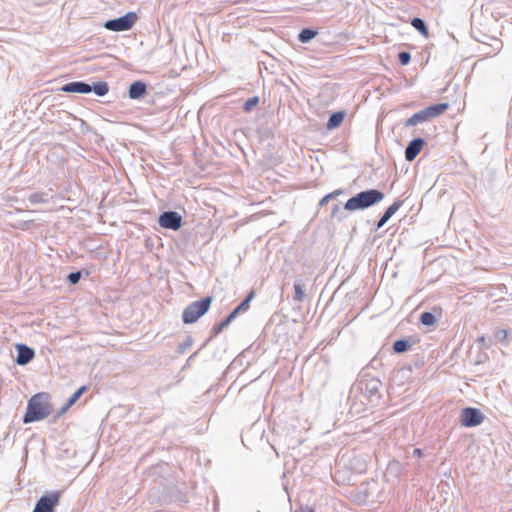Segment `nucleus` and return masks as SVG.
I'll list each match as a JSON object with an SVG mask.
<instances>
[{
  "mask_svg": "<svg viewBox=\"0 0 512 512\" xmlns=\"http://www.w3.org/2000/svg\"><path fill=\"white\" fill-rule=\"evenodd\" d=\"M384 197V193L378 189L364 190L349 198L343 209L349 212L364 210L381 202Z\"/></svg>",
  "mask_w": 512,
  "mask_h": 512,
  "instance_id": "obj_1",
  "label": "nucleus"
},
{
  "mask_svg": "<svg viewBox=\"0 0 512 512\" xmlns=\"http://www.w3.org/2000/svg\"><path fill=\"white\" fill-rule=\"evenodd\" d=\"M50 415V407L46 394L38 393L31 397L27 404V410L23 417L25 424L40 421Z\"/></svg>",
  "mask_w": 512,
  "mask_h": 512,
  "instance_id": "obj_2",
  "label": "nucleus"
},
{
  "mask_svg": "<svg viewBox=\"0 0 512 512\" xmlns=\"http://www.w3.org/2000/svg\"><path fill=\"white\" fill-rule=\"evenodd\" d=\"M212 303V297L206 296L198 301L190 303L182 313L185 324H192L207 313Z\"/></svg>",
  "mask_w": 512,
  "mask_h": 512,
  "instance_id": "obj_3",
  "label": "nucleus"
},
{
  "mask_svg": "<svg viewBox=\"0 0 512 512\" xmlns=\"http://www.w3.org/2000/svg\"><path fill=\"white\" fill-rule=\"evenodd\" d=\"M449 107L448 103H438L428 106L427 108L420 110L419 112L413 114L409 117L405 122V127H412L419 123H423L428 121L431 118H435L443 114Z\"/></svg>",
  "mask_w": 512,
  "mask_h": 512,
  "instance_id": "obj_4",
  "label": "nucleus"
},
{
  "mask_svg": "<svg viewBox=\"0 0 512 512\" xmlns=\"http://www.w3.org/2000/svg\"><path fill=\"white\" fill-rule=\"evenodd\" d=\"M137 19V14L130 11L121 17L105 21L103 27L113 32L128 31L135 25Z\"/></svg>",
  "mask_w": 512,
  "mask_h": 512,
  "instance_id": "obj_5",
  "label": "nucleus"
},
{
  "mask_svg": "<svg viewBox=\"0 0 512 512\" xmlns=\"http://www.w3.org/2000/svg\"><path fill=\"white\" fill-rule=\"evenodd\" d=\"M60 502V492L53 491L43 495L36 502L32 512H55V508Z\"/></svg>",
  "mask_w": 512,
  "mask_h": 512,
  "instance_id": "obj_6",
  "label": "nucleus"
},
{
  "mask_svg": "<svg viewBox=\"0 0 512 512\" xmlns=\"http://www.w3.org/2000/svg\"><path fill=\"white\" fill-rule=\"evenodd\" d=\"M485 416L474 407H466L461 410L460 423L464 427H476L483 423Z\"/></svg>",
  "mask_w": 512,
  "mask_h": 512,
  "instance_id": "obj_7",
  "label": "nucleus"
},
{
  "mask_svg": "<svg viewBox=\"0 0 512 512\" xmlns=\"http://www.w3.org/2000/svg\"><path fill=\"white\" fill-rule=\"evenodd\" d=\"M158 224L162 228L177 231L182 226V216L176 211H164L158 217Z\"/></svg>",
  "mask_w": 512,
  "mask_h": 512,
  "instance_id": "obj_8",
  "label": "nucleus"
},
{
  "mask_svg": "<svg viewBox=\"0 0 512 512\" xmlns=\"http://www.w3.org/2000/svg\"><path fill=\"white\" fill-rule=\"evenodd\" d=\"M15 347L17 350L16 363L18 365L24 366L33 360L35 356L34 349L22 343L16 344Z\"/></svg>",
  "mask_w": 512,
  "mask_h": 512,
  "instance_id": "obj_9",
  "label": "nucleus"
},
{
  "mask_svg": "<svg viewBox=\"0 0 512 512\" xmlns=\"http://www.w3.org/2000/svg\"><path fill=\"white\" fill-rule=\"evenodd\" d=\"M382 383L380 380L376 378H371L368 380H361L359 382V388L363 392V394L369 398L374 397L378 394L379 389L381 388Z\"/></svg>",
  "mask_w": 512,
  "mask_h": 512,
  "instance_id": "obj_10",
  "label": "nucleus"
},
{
  "mask_svg": "<svg viewBox=\"0 0 512 512\" xmlns=\"http://www.w3.org/2000/svg\"><path fill=\"white\" fill-rule=\"evenodd\" d=\"M424 144L425 140L420 137L411 140L405 149V159L409 162L413 161L422 150Z\"/></svg>",
  "mask_w": 512,
  "mask_h": 512,
  "instance_id": "obj_11",
  "label": "nucleus"
},
{
  "mask_svg": "<svg viewBox=\"0 0 512 512\" xmlns=\"http://www.w3.org/2000/svg\"><path fill=\"white\" fill-rule=\"evenodd\" d=\"M61 91L66 93H90V84L83 81L69 82L61 87Z\"/></svg>",
  "mask_w": 512,
  "mask_h": 512,
  "instance_id": "obj_12",
  "label": "nucleus"
},
{
  "mask_svg": "<svg viewBox=\"0 0 512 512\" xmlns=\"http://www.w3.org/2000/svg\"><path fill=\"white\" fill-rule=\"evenodd\" d=\"M147 93V85L143 81H134L129 86L128 95L130 99H142Z\"/></svg>",
  "mask_w": 512,
  "mask_h": 512,
  "instance_id": "obj_13",
  "label": "nucleus"
},
{
  "mask_svg": "<svg viewBox=\"0 0 512 512\" xmlns=\"http://www.w3.org/2000/svg\"><path fill=\"white\" fill-rule=\"evenodd\" d=\"M402 204V200H396L392 205H390L378 220L376 228H382L388 222V220L400 209Z\"/></svg>",
  "mask_w": 512,
  "mask_h": 512,
  "instance_id": "obj_14",
  "label": "nucleus"
},
{
  "mask_svg": "<svg viewBox=\"0 0 512 512\" xmlns=\"http://www.w3.org/2000/svg\"><path fill=\"white\" fill-rule=\"evenodd\" d=\"M345 115H346V113L344 111H336V112L332 113L328 119L326 128L328 130H334L337 127H339L342 124V122L345 118Z\"/></svg>",
  "mask_w": 512,
  "mask_h": 512,
  "instance_id": "obj_15",
  "label": "nucleus"
},
{
  "mask_svg": "<svg viewBox=\"0 0 512 512\" xmlns=\"http://www.w3.org/2000/svg\"><path fill=\"white\" fill-rule=\"evenodd\" d=\"M86 386L80 387L78 390H76L67 400V402L61 407L58 414L65 413L69 407H71L80 397L81 395L86 391Z\"/></svg>",
  "mask_w": 512,
  "mask_h": 512,
  "instance_id": "obj_16",
  "label": "nucleus"
},
{
  "mask_svg": "<svg viewBox=\"0 0 512 512\" xmlns=\"http://www.w3.org/2000/svg\"><path fill=\"white\" fill-rule=\"evenodd\" d=\"M411 346L412 343L409 339H398L393 343V352L396 354H401L407 352L411 348Z\"/></svg>",
  "mask_w": 512,
  "mask_h": 512,
  "instance_id": "obj_17",
  "label": "nucleus"
},
{
  "mask_svg": "<svg viewBox=\"0 0 512 512\" xmlns=\"http://www.w3.org/2000/svg\"><path fill=\"white\" fill-rule=\"evenodd\" d=\"M109 91L108 83L105 81L95 82L90 84V92H94L97 96L103 97Z\"/></svg>",
  "mask_w": 512,
  "mask_h": 512,
  "instance_id": "obj_18",
  "label": "nucleus"
},
{
  "mask_svg": "<svg viewBox=\"0 0 512 512\" xmlns=\"http://www.w3.org/2000/svg\"><path fill=\"white\" fill-rule=\"evenodd\" d=\"M411 25L423 36L428 37L429 31L425 21L422 18L414 17L411 20Z\"/></svg>",
  "mask_w": 512,
  "mask_h": 512,
  "instance_id": "obj_19",
  "label": "nucleus"
},
{
  "mask_svg": "<svg viewBox=\"0 0 512 512\" xmlns=\"http://www.w3.org/2000/svg\"><path fill=\"white\" fill-rule=\"evenodd\" d=\"M318 32L311 28H303L298 34V41L301 43H308L316 37Z\"/></svg>",
  "mask_w": 512,
  "mask_h": 512,
  "instance_id": "obj_20",
  "label": "nucleus"
},
{
  "mask_svg": "<svg viewBox=\"0 0 512 512\" xmlns=\"http://www.w3.org/2000/svg\"><path fill=\"white\" fill-rule=\"evenodd\" d=\"M304 289L305 285L302 283V280L297 279L294 282V297L293 299L297 302H302L304 300Z\"/></svg>",
  "mask_w": 512,
  "mask_h": 512,
  "instance_id": "obj_21",
  "label": "nucleus"
},
{
  "mask_svg": "<svg viewBox=\"0 0 512 512\" xmlns=\"http://www.w3.org/2000/svg\"><path fill=\"white\" fill-rule=\"evenodd\" d=\"M254 298V291H251L246 298L238 305L236 306L233 311L239 315L240 312L246 311L249 309L250 302Z\"/></svg>",
  "mask_w": 512,
  "mask_h": 512,
  "instance_id": "obj_22",
  "label": "nucleus"
},
{
  "mask_svg": "<svg viewBox=\"0 0 512 512\" xmlns=\"http://www.w3.org/2000/svg\"><path fill=\"white\" fill-rule=\"evenodd\" d=\"M420 322L425 326H432L436 323V317L431 312H423L420 316Z\"/></svg>",
  "mask_w": 512,
  "mask_h": 512,
  "instance_id": "obj_23",
  "label": "nucleus"
},
{
  "mask_svg": "<svg viewBox=\"0 0 512 512\" xmlns=\"http://www.w3.org/2000/svg\"><path fill=\"white\" fill-rule=\"evenodd\" d=\"M259 103V97L253 96L251 98H248L243 105V110L245 112H250L254 107H256Z\"/></svg>",
  "mask_w": 512,
  "mask_h": 512,
  "instance_id": "obj_24",
  "label": "nucleus"
},
{
  "mask_svg": "<svg viewBox=\"0 0 512 512\" xmlns=\"http://www.w3.org/2000/svg\"><path fill=\"white\" fill-rule=\"evenodd\" d=\"M193 345V339L191 336H187L185 340L180 343L177 347V352L183 354L187 349Z\"/></svg>",
  "mask_w": 512,
  "mask_h": 512,
  "instance_id": "obj_25",
  "label": "nucleus"
},
{
  "mask_svg": "<svg viewBox=\"0 0 512 512\" xmlns=\"http://www.w3.org/2000/svg\"><path fill=\"white\" fill-rule=\"evenodd\" d=\"M44 196H45L44 193L36 192V193L31 194L29 196L28 200L32 204L44 203V202H46V199L44 198Z\"/></svg>",
  "mask_w": 512,
  "mask_h": 512,
  "instance_id": "obj_26",
  "label": "nucleus"
},
{
  "mask_svg": "<svg viewBox=\"0 0 512 512\" xmlns=\"http://www.w3.org/2000/svg\"><path fill=\"white\" fill-rule=\"evenodd\" d=\"M411 60V54L407 51H402L398 54V62L401 65H407L409 64Z\"/></svg>",
  "mask_w": 512,
  "mask_h": 512,
  "instance_id": "obj_27",
  "label": "nucleus"
},
{
  "mask_svg": "<svg viewBox=\"0 0 512 512\" xmlns=\"http://www.w3.org/2000/svg\"><path fill=\"white\" fill-rule=\"evenodd\" d=\"M330 216L332 218H338L339 220H342L345 218V216L342 215V213H341V207L339 204L333 205Z\"/></svg>",
  "mask_w": 512,
  "mask_h": 512,
  "instance_id": "obj_28",
  "label": "nucleus"
},
{
  "mask_svg": "<svg viewBox=\"0 0 512 512\" xmlns=\"http://www.w3.org/2000/svg\"><path fill=\"white\" fill-rule=\"evenodd\" d=\"M81 276H82V274H81L80 271L71 272V273L68 274L67 279H68L70 284L75 285V284H77L80 281Z\"/></svg>",
  "mask_w": 512,
  "mask_h": 512,
  "instance_id": "obj_29",
  "label": "nucleus"
},
{
  "mask_svg": "<svg viewBox=\"0 0 512 512\" xmlns=\"http://www.w3.org/2000/svg\"><path fill=\"white\" fill-rule=\"evenodd\" d=\"M238 315L232 310L228 316L224 318V320L221 323V326L223 329L228 327L230 323L237 317Z\"/></svg>",
  "mask_w": 512,
  "mask_h": 512,
  "instance_id": "obj_30",
  "label": "nucleus"
},
{
  "mask_svg": "<svg viewBox=\"0 0 512 512\" xmlns=\"http://www.w3.org/2000/svg\"><path fill=\"white\" fill-rule=\"evenodd\" d=\"M238 315L232 310L228 316L224 318V320L221 323V326L223 329L228 327L230 323L237 317Z\"/></svg>",
  "mask_w": 512,
  "mask_h": 512,
  "instance_id": "obj_31",
  "label": "nucleus"
},
{
  "mask_svg": "<svg viewBox=\"0 0 512 512\" xmlns=\"http://www.w3.org/2000/svg\"><path fill=\"white\" fill-rule=\"evenodd\" d=\"M238 315L232 310L228 316L224 318V320L221 323V326L223 329L228 327L230 323L237 317Z\"/></svg>",
  "mask_w": 512,
  "mask_h": 512,
  "instance_id": "obj_32",
  "label": "nucleus"
},
{
  "mask_svg": "<svg viewBox=\"0 0 512 512\" xmlns=\"http://www.w3.org/2000/svg\"><path fill=\"white\" fill-rule=\"evenodd\" d=\"M238 315L232 310L228 316L224 318V320L221 323V326L223 329L228 327L230 323L237 317Z\"/></svg>",
  "mask_w": 512,
  "mask_h": 512,
  "instance_id": "obj_33",
  "label": "nucleus"
},
{
  "mask_svg": "<svg viewBox=\"0 0 512 512\" xmlns=\"http://www.w3.org/2000/svg\"><path fill=\"white\" fill-rule=\"evenodd\" d=\"M496 337L500 340H503L507 337V331L506 330H499L497 333H496Z\"/></svg>",
  "mask_w": 512,
  "mask_h": 512,
  "instance_id": "obj_34",
  "label": "nucleus"
},
{
  "mask_svg": "<svg viewBox=\"0 0 512 512\" xmlns=\"http://www.w3.org/2000/svg\"><path fill=\"white\" fill-rule=\"evenodd\" d=\"M296 512H315L313 509H311L310 507H300L299 509L296 510Z\"/></svg>",
  "mask_w": 512,
  "mask_h": 512,
  "instance_id": "obj_35",
  "label": "nucleus"
},
{
  "mask_svg": "<svg viewBox=\"0 0 512 512\" xmlns=\"http://www.w3.org/2000/svg\"><path fill=\"white\" fill-rule=\"evenodd\" d=\"M222 330H223V327L221 326V323H219V324H217V325H215V326L213 327V332H214V334H218V333H220Z\"/></svg>",
  "mask_w": 512,
  "mask_h": 512,
  "instance_id": "obj_36",
  "label": "nucleus"
},
{
  "mask_svg": "<svg viewBox=\"0 0 512 512\" xmlns=\"http://www.w3.org/2000/svg\"><path fill=\"white\" fill-rule=\"evenodd\" d=\"M413 454H414L415 456H417V457H422V455H423L422 450H421V449H419V448H415V449L413 450Z\"/></svg>",
  "mask_w": 512,
  "mask_h": 512,
  "instance_id": "obj_37",
  "label": "nucleus"
},
{
  "mask_svg": "<svg viewBox=\"0 0 512 512\" xmlns=\"http://www.w3.org/2000/svg\"><path fill=\"white\" fill-rule=\"evenodd\" d=\"M343 193V190L342 189H337L333 192H331V194H333V197H337L338 195L342 194Z\"/></svg>",
  "mask_w": 512,
  "mask_h": 512,
  "instance_id": "obj_38",
  "label": "nucleus"
},
{
  "mask_svg": "<svg viewBox=\"0 0 512 512\" xmlns=\"http://www.w3.org/2000/svg\"><path fill=\"white\" fill-rule=\"evenodd\" d=\"M328 203V200H326L325 196L320 200L319 202V206L320 207H323L324 205H326Z\"/></svg>",
  "mask_w": 512,
  "mask_h": 512,
  "instance_id": "obj_39",
  "label": "nucleus"
},
{
  "mask_svg": "<svg viewBox=\"0 0 512 512\" xmlns=\"http://www.w3.org/2000/svg\"><path fill=\"white\" fill-rule=\"evenodd\" d=\"M325 198H326V200L329 201L331 199H334L335 197H333V194L329 193V194L325 195Z\"/></svg>",
  "mask_w": 512,
  "mask_h": 512,
  "instance_id": "obj_40",
  "label": "nucleus"
},
{
  "mask_svg": "<svg viewBox=\"0 0 512 512\" xmlns=\"http://www.w3.org/2000/svg\"><path fill=\"white\" fill-rule=\"evenodd\" d=\"M478 341H479V342H484V341H485V337H484V336L479 337V338H478Z\"/></svg>",
  "mask_w": 512,
  "mask_h": 512,
  "instance_id": "obj_41",
  "label": "nucleus"
}]
</instances>
